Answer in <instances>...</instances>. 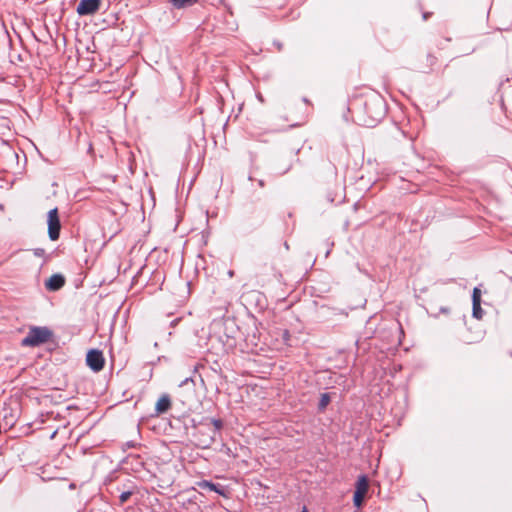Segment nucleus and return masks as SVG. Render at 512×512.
Masks as SVG:
<instances>
[{"mask_svg": "<svg viewBox=\"0 0 512 512\" xmlns=\"http://www.w3.org/2000/svg\"><path fill=\"white\" fill-rule=\"evenodd\" d=\"M189 382L193 383L192 378H186L184 381H182L181 386H182V385H185V384H187V383H189Z\"/></svg>", "mask_w": 512, "mask_h": 512, "instance_id": "nucleus-18", "label": "nucleus"}, {"mask_svg": "<svg viewBox=\"0 0 512 512\" xmlns=\"http://www.w3.org/2000/svg\"><path fill=\"white\" fill-rule=\"evenodd\" d=\"M33 254L36 257H45L46 256V251L43 248H36V249L33 250Z\"/></svg>", "mask_w": 512, "mask_h": 512, "instance_id": "nucleus-16", "label": "nucleus"}, {"mask_svg": "<svg viewBox=\"0 0 512 512\" xmlns=\"http://www.w3.org/2000/svg\"><path fill=\"white\" fill-rule=\"evenodd\" d=\"M364 497H365L364 494H360V493L354 492V497H353L354 505L356 507H358V508L361 507L362 503H363V500H364Z\"/></svg>", "mask_w": 512, "mask_h": 512, "instance_id": "nucleus-14", "label": "nucleus"}, {"mask_svg": "<svg viewBox=\"0 0 512 512\" xmlns=\"http://www.w3.org/2000/svg\"><path fill=\"white\" fill-rule=\"evenodd\" d=\"M211 422L214 426V432L213 435L210 436L209 440L205 442L203 447H209L210 444L214 441L215 434L222 428L223 422L220 419H211Z\"/></svg>", "mask_w": 512, "mask_h": 512, "instance_id": "nucleus-9", "label": "nucleus"}, {"mask_svg": "<svg viewBox=\"0 0 512 512\" xmlns=\"http://www.w3.org/2000/svg\"><path fill=\"white\" fill-rule=\"evenodd\" d=\"M61 224L58 216V209L53 208L48 212V235L52 241L59 238Z\"/></svg>", "mask_w": 512, "mask_h": 512, "instance_id": "nucleus-3", "label": "nucleus"}, {"mask_svg": "<svg viewBox=\"0 0 512 512\" xmlns=\"http://www.w3.org/2000/svg\"><path fill=\"white\" fill-rule=\"evenodd\" d=\"M65 285V277L62 274H53L45 281V288L48 291H58Z\"/></svg>", "mask_w": 512, "mask_h": 512, "instance_id": "nucleus-5", "label": "nucleus"}, {"mask_svg": "<svg viewBox=\"0 0 512 512\" xmlns=\"http://www.w3.org/2000/svg\"><path fill=\"white\" fill-rule=\"evenodd\" d=\"M86 364L94 372H99L103 369L105 359L101 350L91 349L86 355Z\"/></svg>", "mask_w": 512, "mask_h": 512, "instance_id": "nucleus-2", "label": "nucleus"}, {"mask_svg": "<svg viewBox=\"0 0 512 512\" xmlns=\"http://www.w3.org/2000/svg\"><path fill=\"white\" fill-rule=\"evenodd\" d=\"M228 274H229V276H230V277H232V276L234 275V272H233L232 270H230V271L228 272Z\"/></svg>", "mask_w": 512, "mask_h": 512, "instance_id": "nucleus-19", "label": "nucleus"}, {"mask_svg": "<svg viewBox=\"0 0 512 512\" xmlns=\"http://www.w3.org/2000/svg\"><path fill=\"white\" fill-rule=\"evenodd\" d=\"M198 485L201 489H208L210 491H215L219 494H222V492L218 489L217 485L210 481L203 480V481L199 482Z\"/></svg>", "mask_w": 512, "mask_h": 512, "instance_id": "nucleus-10", "label": "nucleus"}, {"mask_svg": "<svg viewBox=\"0 0 512 512\" xmlns=\"http://www.w3.org/2000/svg\"><path fill=\"white\" fill-rule=\"evenodd\" d=\"M303 101H304L305 103H309L308 99H306V98H304V99H303Z\"/></svg>", "mask_w": 512, "mask_h": 512, "instance_id": "nucleus-22", "label": "nucleus"}, {"mask_svg": "<svg viewBox=\"0 0 512 512\" xmlns=\"http://www.w3.org/2000/svg\"><path fill=\"white\" fill-rule=\"evenodd\" d=\"M369 488L368 478L365 475H362L358 478L356 482V493L366 495Z\"/></svg>", "mask_w": 512, "mask_h": 512, "instance_id": "nucleus-7", "label": "nucleus"}, {"mask_svg": "<svg viewBox=\"0 0 512 512\" xmlns=\"http://www.w3.org/2000/svg\"><path fill=\"white\" fill-rule=\"evenodd\" d=\"M301 512H308L307 508L306 507H303L302 511Z\"/></svg>", "mask_w": 512, "mask_h": 512, "instance_id": "nucleus-20", "label": "nucleus"}, {"mask_svg": "<svg viewBox=\"0 0 512 512\" xmlns=\"http://www.w3.org/2000/svg\"><path fill=\"white\" fill-rule=\"evenodd\" d=\"M131 495L132 492L130 491L122 492L121 495L119 496L120 504H124L130 498Z\"/></svg>", "mask_w": 512, "mask_h": 512, "instance_id": "nucleus-15", "label": "nucleus"}, {"mask_svg": "<svg viewBox=\"0 0 512 512\" xmlns=\"http://www.w3.org/2000/svg\"><path fill=\"white\" fill-rule=\"evenodd\" d=\"M101 6V0H80L77 5V13L83 15L95 14Z\"/></svg>", "mask_w": 512, "mask_h": 512, "instance_id": "nucleus-4", "label": "nucleus"}, {"mask_svg": "<svg viewBox=\"0 0 512 512\" xmlns=\"http://www.w3.org/2000/svg\"><path fill=\"white\" fill-rule=\"evenodd\" d=\"M377 104L380 106L381 110L378 113V117H381L384 115V109H383V101L381 99L377 100Z\"/></svg>", "mask_w": 512, "mask_h": 512, "instance_id": "nucleus-17", "label": "nucleus"}, {"mask_svg": "<svg viewBox=\"0 0 512 512\" xmlns=\"http://www.w3.org/2000/svg\"><path fill=\"white\" fill-rule=\"evenodd\" d=\"M171 407V399L167 394L162 395L155 406V411L157 414H162L167 412Z\"/></svg>", "mask_w": 512, "mask_h": 512, "instance_id": "nucleus-6", "label": "nucleus"}, {"mask_svg": "<svg viewBox=\"0 0 512 512\" xmlns=\"http://www.w3.org/2000/svg\"><path fill=\"white\" fill-rule=\"evenodd\" d=\"M198 1L199 0H169V3L175 9H185V8L193 6Z\"/></svg>", "mask_w": 512, "mask_h": 512, "instance_id": "nucleus-8", "label": "nucleus"}, {"mask_svg": "<svg viewBox=\"0 0 512 512\" xmlns=\"http://www.w3.org/2000/svg\"><path fill=\"white\" fill-rule=\"evenodd\" d=\"M259 185H260V186H263V185H264V184H263V181H259Z\"/></svg>", "mask_w": 512, "mask_h": 512, "instance_id": "nucleus-23", "label": "nucleus"}, {"mask_svg": "<svg viewBox=\"0 0 512 512\" xmlns=\"http://www.w3.org/2000/svg\"><path fill=\"white\" fill-rule=\"evenodd\" d=\"M330 401H331V397H330L329 393L321 394L320 401H319V404H318V409L320 411L325 410V408L328 406Z\"/></svg>", "mask_w": 512, "mask_h": 512, "instance_id": "nucleus-11", "label": "nucleus"}, {"mask_svg": "<svg viewBox=\"0 0 512 512\" xmlns=\"http://www.w3.org/2000/svg\"><path fill=\"white\" fill-rule=\"evenodd\" d=\"M474 303H481V290L478 287L473 289L472 304Z\"/></svg>", "mask_w": 512, "mask_h": 512, "instance_id": "nucleus-13", "label": "nucleus"}, {"mask_svg": "<svg viewBox=\"0 0 512 512\" xmlns=\"http://www.w3.org/2000/svg\"><path fill=\"white\" fill-rule=\"evenodd\" d=\"M423 17H424V19H427L428 14H426V13H425V14L423 15Z\"/></svg>", "mask_w": 512, "mask_h": 512, "instance_id": "nucleus-21", "label": "nucleus"}, {"mask_svg": "<svg viewBox=\"0 0 512 512\" xmlns=\"http://www.w3.org/2000/svg\"><path fill=\"white\" fill-rule=\"evenodd\" d=\"M483 310L481 308V303H474L472 304V315L474 318L480 320L483 317Z\"/></svg>", "mask_w": 512, "mask_h": 512, "instance_id": "nucleus-12", "label": "nucleus"}, {"mask_svg": "<svg viewBox=\"0 0 512 512\" xmlns=\"http://www.w3.org/2000/svg\"><path fill=\"white\" fill-rule=\"evenodd\" d=\"M51 331L46 327H33L29 330L27 336L22 339L21 345L25 347H36L49 340Z\"/></svg>", "mask_w": 512, "mask_h": 512, "instance_id": "nucleus-1", "label": "nucleus"}]
</instances>
